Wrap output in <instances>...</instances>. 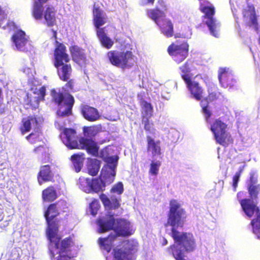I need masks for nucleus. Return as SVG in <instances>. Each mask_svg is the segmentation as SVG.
I'll use <instances>...</instances> for the list:
<instances>
[{"mask_svg":"<svg viewBox=\"0 0 260 260\" xmlns=\"http://www.w3.org/2000/svg\"><path fill=\"white\" fill-rule=\"evenodd\" d=\"M84 118L90 122L95 121L99 119L101 117V115H83Z\"/></svg>","mask_w":260,"mask_h":260,"instance_id":"57","label":"nucleus"},{"mask_svg":"<svg viewBox=\"0 0 260 260\" xmlns=\"http://www.w3.org/2000/svg\"><path fill=\"white\" fill-rule=\"evenodd\" d=\"M26 139L31 144H37L42 140L41 135L38 132L30 133L26 137Z\"/></svg>","mask_w":260,"mask_h":260,"instance_id":"45","label":"nucleus"},{"mask_svg":"<svg viewBox=\"0 0 260 260\" xmlns=\"http://www.w3.org/2000/svg\"><path fill=\"white\" fill-rule=\"evenodd\" d=\"M253 232L255 234L260 232V212L256 213V216L251 221Z\"/></svg>","mask_w":260,"mask_h":260,"instance_id":"48","label":"nucleus"},{"mask_svg":"<svg viewBox=\"0 0 260 260\" xmlns=\"http://www.w3.org/2000/svg\"><path fill=\"white\" fill-rule=\"evenodd\" d=\"M54 66L57 69V75L59 79L64 82L68 81L72 74V68L71 64L68 63L70 58L67 52L65 45L55 42L54 50Z\"/></svg>","mask_w":260,"mask_h":260,"instance_id":"2","label":"nucleus"},{"mask_svg":"<svg viewBox=\"0 0 260 260\" xmlns=\"http://www.w3.org/2000/svg\"><path fill=\"white\" fill-rule=\"evenodd\" d=\"M48 0H34L32 15L36 20L42 19V8L43 5L46 3Z\"/></svg>","mask_w":260,"mask_h":260,"instance_id":"34","label":"nucleus"},{"mask_svg":"<svg viewBox=\"0 0 260 260\" xmlns=\"http://www.w3.org/2000/svg\"><path fill=\"white\" fill-rule=\"evenodd\" d=\"M211 103V102L205 98L201 101L200 105L204 114H211L212 111L210 105Z\"/></svg>","mask_w":260,"mask_h":260,"instance_id":"47","label":"nucleus"},{"mask_svg":"<svg viewBox=\"0 0 260 260\" xmlns=\"http://www.w3.org/2000/svg\"><path fill=\"white\" fill-rule=\"evenodd\" d=\"M73 60L82 67L86 63V57L84 50L77 45H72L69 48Z\"/></svg>","mask_w":260,"mask_h":260,"instance_id":"19","label":"nucleus"},{"mask_svg":"<svg viewBox=\"0 0 260 260\" xmlns=\"http://www.w3.org/2000/svg\"><path fill=\"white\" fill-rule=\"evenodd\" d=\"M124 191L123 185L121 182H118L114 185L110 189L111 193L121 195Z\"/></svg>","mask_w":260,"mask_h":260,"instance_id":"50","label":"nucleus"},{"mask_svg":"<svg viewBox=\"0 0 260 260\" xmlns=\"http://www.w3.org/2000/svg\"><path fill=\"white\" fill-rule=\"evenodd\" d=\"M22 122V125L20 127V131L22 135L29 132L32 125L37 126L39 124L37 118L34 116H28L27 118H23Z\"/></svg>","mask_w":260,"mask_h":260,"instance_id":"32","label":"nucleus"},{"mask_svg":"<svg viewBox=\"0 0 260 260\" xmlns=\"http://www.w3.org/2000/svg\"><path fill=\"white\" fill-rule=\"evenodd\" d=\"M199 10L204 13L203 19L208 27L211 34L215 37L219 36V25L214 18L215 14V7L208 1L200 3Z\"/></svg>","mask_w":260,"mask_h":260,"instance_id":"4","label":"nucleus"},{"mask_svg":"<svg viewBox=\"0 0 260 260\" xmlns=\"http://www.w3.org/2000/svg\"><path fill=\"white\" fill-rule=\"evenodd\" d=\"M52 31L53 32V37L55 40V41L54 43V44L55 45V42L58 41L57 40V31L53 29H52Z\"/></svg>","mask_w":260,"mask_h":260,"instance_id":"63","label":"nucleus"},{"mask_svg":"<svg viewBox=\"0 0 260 260\" xmlns=\"http://www.w3.org/2000/svg\"><path fill=\"white\" fill-rule=\"evenodd\" d=\"M146 15L149 18L153 20L156 24L166 16L165 12L159 9L158 7L147 10Z\"/></svg>","mask_w":260,"mask_h":260,"instance_id":"33","label":"nucleus"},{"mask_svg":"<svg viewBox=\"0 0 260 260\" xmlns=\"http://www.w3.org/2000/svg\"><path fill=\"white\" fill-rule=\"evenodd\" d=\"M79 142L81 145V149H85L87 152L93 156H98L99 148L96 143L91 139L81 138Z\"/></svg>","mask_w":260,"mask_h":260,"instance_id":"20","label":"nucleus"},{"mask_svg":"<svg viewBox=\"0 0 260 260\" xmlns=\"http://www.w3.org/2000/svg\"><path fill=\"white\" fill-rule=\"evenodd\" d=\"M169 205L167 221L165 223V226H171L170 235L173 239L174 244L167 248V251L176 260H186L184 258V252L194 251L197 247L196 240L191 233L180 232L177 230L178 228H183L187 216L185 210L175 199L171 200Z\"/></svg>","mask_w":260,"mask_h":260,"instance_id":"1","label":"nucleus"},{"mask_svg":"<svg viewBox=\"0 0 260 260\" xmlns=\"http://www.w3.org/2000/svg\"><path fill=\"white\" fill-rule=\"evenodd\" d=\"M100 161L96 159H91L87 166L88 173L92 176H96L100 168Z\"/></svg>","mask_w":260,"mask_h":260,"instance_id":"41","label":"nucleus"},{"mask_svg":"<svg viewBox=\"0 0 260 260\" xmlns=\"http://www.w3.org/2000/svg\"><path fill=\"white\" fill-rule=\"evenodd\" d=\"M147 150L150 152L152 157L161 155V142L155 140L150 136H147Z\"/></svg>","mask_w":260,"mask_h":260,"instance_id":"23","label":"nucleus"},{"mask_svg":"<svg viewBox=\"0 0 260 260\" xmlns=\"http://www.w3.org/2000/svg\"><path fill=\"white\" fill-rule=\"evenodd\" d=\"M115 235L117 237H128L134 233L130 222L124 219H117L114 228Z\"/></svg>","mask_w":260,"mask_h":260,"instance_id":"13","label":"nucleus"},{"mask_svg":"<svg viewBox=\"0 0 260 260\" xmlns=\"http://www.w3.org/2000/svg\"><path fill=\"white\" fill-rule=\"evenodd\" d=\"M99 198L105 207L110 209H117L120 207V197L116 198L112 195L109 198L106 194L102 193L100 195Z\"/></svg>","mask_w":260,"mask_h":260,"instance_id":"25","label":"nucleus"},{"mask_svg":"<svg viewBox=\"0 0 260 260\" xmlns=\"http://www.w3.org/2000/svg\"><path fill=\"white\" fill-rule=\"evenodd\" d=\"M57 197L56 191L53 186H50L42 191V198L45 202H51Z\"/></svg>","mask_w":260,"mask_h":260,"instance_id":"36","label":"nucleus"},{"mask_svg":"<svg viewBox=\"0 0 260 260\" xmlns=\"http://www.w3.org/2000/svg\"><path fill=\"white\" fill-rule=\"evenodd\" d=\"M34 151L37 153H41V162L42 163H46L50 161V157L49 153V148L47 146L40 145L35 147Z\"/></svg>","mask_w":260,"mask_h":260,"instance_id":"40","label":"nucleus"},{"mask_svg":"<svg viewBox=\"0 0 260 260\" xmlns=\"http://www.w3.org/2000/svg\"><path fill=\"white\" fill-rule=\"evenodd\" d=\"M245 168V166H243L240 167L239 168L238 171L235 174L232 179V186L233 188V190L234 191H236L238 183L240 180V178L241 177V174L243 172Z\"/></svg>","mask_w":260,"mask_h":260,"instance_id":"44","label":"nucleus"},{"mask_svg":"<svg viewBox=\"0 0 260 260\" xmlns=\"http://www.w3.org/2000/svg\"><path fill=\"white\" fill-rule=\"evenodd\" d=\"M90 182L91 179L84 177H81L79 179V187L84 191L90 192Z\"/></svg>","mask_w":260,"mask_h":260,"instance_id":"42","label":"nucleus"},{"mask_svg":"<svg viewBox=\"0 0 260 260\" xmlns=\"http://www.w3.org/2000/svg\"><path fill=\"white\" fill-rule=\"evenodd\" d=\"M81 113L82 114H98L96 109L87 105L81 106Z\"/></svg>","mask_w":260,"mask_h":260,"instance_id":"53","label":"nucleus"},{"mask_svg":"<svg viewBox=\"0 0 260 260\" xmlns=\"http://www.w3.org/2000/svg\"><path fill=\"white\" fill-rule=\"evenodd\" d=\"M140 106L142 113L151 114L153 111V107L151 104L144 100L140 101Z\"/></svg>","mask_w":260,"mask_h":260,"instance_id":"49","label":"nucleus"},{"mask_svg":"<svg viewBox=\"0 0 260 260\" xmlns=\"http://www.w3.org/2000/svg\"><path fill=\"white\" fill-rule=\"evenodd\" d=\"M185 83L191 96L197 101L201 100L203 97L204 89L200 84L191 79Z\"/></svg>","mask_w":260,"mask_h":260,"instance_id":"18","label":"nucleus"},{"mask_svg":"<svg viewBox=\"0 0 260 260\" xmlns=\"http://www.w3.org/2000/svg\"><path fill=\"white\" fill-rule=\"evenodd\" d=\"M96 35L102 46L107 49H111L112 47L114 45V41L107 36L105 27L96 30Z\"/></svg>","mask_w":260,"mask_h":260,"instance_id":"30","label":"nucleus"},{"mask_svg":"<svg viewBox=\"0 0 260 260\" xmlns=\"http://www.w3.org/2000/svg\"><path fill=\"white\" fill-rule=\"evenodd\" d=\"M90 212L93 216L97 214V212L100 207V205L98 200L94 199L89 205Z\"/></svg>","mask_w":260,"mask_h":260,"instance_id":"51","label":"nucleus"},{"mask_svg":"<svg viewBox=\"0 0 260 260\" xmlns=\"http://www.w3.org/2000/svg\"><path fill=\"white\" fill-rule=\"evenodd\" d=\"M242 14L244 18H249L250 19L251 24L249 26L253 25L255 30L258 32L259 29L258 23L254 6L253 5H248V9L243 10Z\"/></svg>","mask_w":260,"mask_h":260,"instance_id":"26","label":"nucleus"},{"mask_svg":"<svg viewBox=\"0 0 260 260\" xmlns=\"http://www.w3.org/2000/svg\"><path fill=\"white\" fill-rule=\"evenodd\" d=\"M226 128L227 124L222 122L220 118L216 119L210 128L217 143L224 147H227L233 143L231 135L226 132Z\"/></svg>","mask_w":260,"mask_h":260,"instance_id":"7","label":"nucleus"},{"mask_svg":"<svg viewBox=\"0 0 260 260\" xmlns=\"http://www.w3.org/2000/svg\"><path fill=\"white\" fill-rule=\"evenodd\" d=\"M93 24L96 30L101 29V26L107 22V17L103 11L99 7L94 6L92 10Z\"/></svg>","mask_w":260,"mask_h":260,"instance_id":"24","label":"nucleus"},{"mask_svg":"<svg viewBox=\"0 0 260 260\" xmlns=\"http://www.w3.org/2000/svg\"><path fill=\"white\" fill-rule=\"evenodd\" d=\"M48 224L47 235L49 240V246L59 244L61 242V236L58 234L59 220L55 218H45Z\"/></svg>","mask_w":260,"mask_h":260,"instance_id":"9","label":"nucleus"},{"mask_svg":"<svg viewBox=\"0 0 260 260\" xmlns=\"http://www.w3.org/2000/svg\"><path fill=\"white\" fill-rule=\"evenodd\" d=\"M113 255L115 260H131L130 255L124 249L115 250Z\"/></svg>","mask_w":260,"mask_h":260,"instance_id":"43","label":"nucleus"},{"mask_svg":"<svg viewBox=\"0 0 260 260\" xmlns=\"http://www.w3.org/2000/svg\"><path fill=\"white\" fill-rule=\"evenodd\" d=\"M139 244L132 240H127L123 241V249L131 256L138 251Z\"/></svg>","mask_w":260,"mask_h":260,"instance_id":"38","label":"nucleus"},{"mask_svg":"<svg viewBox=\"0 0 260 260\" xmlns=\"http://www.w3.org/2000/svg\"><path fill=\"white\" fill-rule=\"evenodd\" d=\"M218 79L221 86L224 88H231L235 85L236 83L232 74L225 68L220 69Z\"/></svg>","mask_w":260,"mask_h":260,"instance_id":"17","label":"nucleus"},{"mask_svg":"<svg viewBox=\"0 0 260 260\" xmlns=\"http://www.w3.org/2000/svg\"><path fill=\"white\" fill-rule=\"evenodd\" d=\"M3 101H4V98L3 97L2 89L0 87V113L3 112L2 110L3 109V108H2V106L3 104Z\"/></svg>","mask_w":260,"mask_h":260,"instance_id":"60","label":"nucleus"},{"mask_svg":"<svg viewBox=\"0 0 260 260\" xmlns=\"http://www.w3.org/2000/svg\"><path fill=\"white\" fill-rule=\"evenodd\" d=\"M115 176V171L114 169L110 166H107L102 169L99 177L101 178V180L106 186L114 181Z\"/></svg>","mask_w":260,"mask_h":260,"instance_id":"28","label":"nucleus"},{"mask_svg":"<svg viewBox=\"0 0 260 260\" xmlns=\"http://www.w3.org/2000/svg\"><path fill=\"white\" fill-rule=\"evenodd\" d=\"M7 18V14L5 10L3 9L1 6H0V27H1L4 21Z\"/></svg>","mask_w":260,"mask_h":260,"instance_id":"58","label":"nucleus"},{"mask_svg":"<svg viewBox=\"0 0 260 260\" xmlns=\"http://www.w3.org/2000/svg\"><path fill=\"white\" fill-rule=\"evenodd\" d=\"M83 156L84 154L82 153L81 154H74L71 156V160L76 172H80L83 167L85 159Z\"/></svg>","mask_w":260,"mask_h":260,"instance_id":"39","label":"nucleus"},{"mask_svg":"<svg viewBox=\"0 0 260 260\" xmlns=\"http://www.w3.org/2000/svg\"><path fill=\"white\" fill-rule=\"evenodd\" d=\"M45 95L46 88L44 86L36 88L32 93L27 94L25 104L26 109L35 110L38 108L39 102L44 100Z\"/></svg>","mask_w":260,"mask_h":260,"instance_id":"10","label":"nucleus"},{"mask_svg":"<svg viewBox=\"0 0 260 260\" xmlns=\"http://www.w3.org/2000/svg\"><path fill=\"white\" fill-rule=\"evenodd\" d=\"M76 247L75 241L73 236H70L62 239L60 244L49 246V252L51 258L56 260H74L72 254L73 250Z\"/></svg>","mask_w":260,"mask_h":260,"instance_id":"3","label":"nucleus"},{"mask_svg":"<svg viewBox=\"0 0 260 260\" xmlns=\"http://www.w3.org/2000/svg\"><path fill=\"white\" fill-rule=\"evenodd\" d=\"M157 6L161 10H163L165 12L167 10V7L164 0H157Z\"/></svg>","mask_w":260,"mask_h":260,"instance_id":"59","label":"nucleus"},{"mask_svg":"<svg viewBox=\"0 0 260 260\" xmlns=\"http://www.w3.org/2000/svg\"><path fill=\"white\" fill-rule=\"evenodd\" d=\"M247 189L251 199H257L260 192V184L258 183L257 175L254 172L249 173V178L247 181Z\"/></svg>","mask_w":260,"mask_h":260,"instance_id":"14","label":"nucleus"},{"mask_svg":"<svg viewBox=\"0 0 260 260\" xmlns=\"http://www.w3.org/2000/svg\"><path fill=\"white\" fill-rule=\"evenodd\" d=\"M66 207L67 204L64 201L61 200L57 201L48 207L44 213L45 218H55L60 214V212H63Z\"/></svg>","mask_w":260,"mask_h":260,"instance_id":"15","label":"nucleus"},{"mask_svg":"<svg viewBox=\"0 0 260 260\" xmlns=\"http://www.w3.org/2000/svg\"><path fill=\"white\" fill-rule=\"evenodd\" d=\"M60 137L64 145L70 149L79 148L78 137L72 128H63Z\"/></svg>","mask_w":260,"mask_h":260,"instance_id":"12","label":"nucleus"},{"mask_svg":"<svg viewBox=\"0 0 260 260\" xmlns=\"http://www.w3.org/2000/svg\"><path fill=\"white\" fill-rule=\"evenodd\" d=\"M117 235L111 233L107 237L99 239V243L102 249L106 250L107 252L111 251L113 246L114 242L117 239Z\"/></svg>","mask_w":260,"mask_h":260,"instance_id":"31","label":"nucleus"},{"mask_svg":"<svg viewBox=\"0 0 260 260\" xmlns=\"http://www.w3.org/2000/svg\"><path fill=\"white\" fill-rule=\"evenodd\" d=\"M116 221L113 214H106L104 217L100 218L98 224L100 232L104 233L111 230H114Z\"/></svg>","mask_w":260,"mask_h":260,"instance_id":"21","label":"nucleus"},{"mask_svg":"<svg viewBox=\"0 0 260 260\" xmlns=\"http://www.w3.org/2000/svg\"><path fill=\"white\" fill-rule=\"evenodd\" d=\"M149 118L146 117L145 115L143 116V121L144 122V129L146 131L148 132H151V131L154 130V128L153 127V123H150L149 120Z\"/></svg>","mask_w":260,"mask_h":260,"instance_id":"54","label":"nucleus"},{"mask_svg":"<svg viewBox=\"0 0 260 260\" xmlns=\"http://www.w3.org/2000/svg\"><path fill=\"white\" fill-rule=\"evenodd\" d=\"M84 135L85 136L91 137L96 134V131L93 127L87 126L83 128Z\"/></svg>","mask_w":260,"mask_h":260,"instance_id":"55","label":"nucleus"},{"mask_svg":"<svg viewBox=\"0 0 260 260\" xmlns=\"http://www.w3.org/2000/svg\"><path fill=\"white\" fill-rule=\"evenodd\" d=\"M221 94L220 92L218 91H214L210 92L206 99H207L208 101L210 102H216L220 99V97H221Z\"/></svg>","mask_w":260,"mask_h":260,"instance_id":"52","label":"nucleus"},{"mask_svg":"<svg viewBox=\"0 0 260 260\" xmlns=\"http://www.w3.org/2000/svg\"><path fill=\"white\" fill-rule=\"evenodd\" d=\"M56 11L52 6H47L43 11L42 8V18L45 20V23L48 27L55 25L56 23Z\"/></svg>","mask_w":260,"mask_h":260,"instance_id":"22","label":"nucleus"},{"mask_svg":"<svg viewBox=\"0 0 260 260\" xmlns=\"http://www.w3.org/2000/svg\"><path fill=\"white\" fill-rule=\"evenodd\" d=\"M167 51L176 62L180 63L188 55L189 45L186 41H177L168 46Z\"/></svg>","mask_w":260,"mask_h":260,"instance_id":"8","label":"nucleus"},{"mask_svg":"<svg viewBox=\"0 0 260 260\" xmlns=\"http://www.w3.org/2000/svg\"><path fill=\"white\" fill-rule=\"evenodd\" d=\"M52 101L58 107L57 114H72V108L75 100L70 93H63L55 89L51 90Z\"/></svg>","mask_w":260,"mask_h":260,"instance_id":"5","label":"nucleus"},{"mask_svg":"<svg viewBox=\"0 0 260 260\" xmlns=\"http://www.w3.org/2000/svg\"><path fill=\"white\" fill-rule=\"evenodd\" d=\"M11 39L17 49L19 51L27 52L31 49L32 46L30 44L25 32L21 29L15 31Z\"/></svg>","mask_w":260,"mask_h":260,"instance_id":"11","label":"nucleus"},{"mask_svg":"<svg viewBox=\"0 0 260 260\" xmlns=\"http://www.w3.org/2000/svg\"><path fill=\"white\" fill-rule=\"evenodd\" d=\"M211 115H207L206 116V121L209 122V123H211V121L210 120V117H211Z\"/></svg>","mask_w":260,"mask_h":260,"instance_id":"64","label":"nucleus"},{"mask_svg":"<svg viewBox=\"0 0 260 260\" xmlns=\"http://www.w3.org/2000/svg\"><path fill=\"white\" fill-rule=\"evenodd\" d=\"M54 174L49 165H43L40 167L37 175V180L40 185L45 182H54Z\"/></svg>","mask_w":260,"mask_h":260,"instance_id":"16","label":"nucleus"},{"mask_svg":"<svg viewBox=\"0 0 260 260\" xmlns=\"http://www.w3.org/2000/svg\"><path fill=\"white\" fill-rule=\"evenodd\" d=\"M161 165L160 161L152 160L150 165L149 173L153 176H156L158 174L159 168Z\"/></svg>","mask_w":260,"mask_h":260,"instance_id":"46","label":"nucleus"},{"mask_svg":"<svg viewBox=\"0 0 260 260\" xmlns=\"http://www.w3.org/2000/svg\"><path fill=\"white\" fill-rule=\"evenodd\" d=\"M107 161L108 163L114 164V163H115L117 161V160L115 158L111 156V157H107Z\"/></svg>","mask_w":260,"mask_h":260,"instance_id":"61","label":"nucleus"},{"mask_svg":"<svg viewBox=\"0 0 260 260\" xmlns=\"http://www.w3.org/2000/svg\"><path fill=\"white\" fill-rule=\"evenodd\" d=\"M67 83L64 85L65 88L68 91H71L72 92L75 91L74 89V85H75V80L73 79H69L68 81H67Z\"/></svg>","mask_w":260,"mask_h":260,"instance_id":"56","label":"nucleus"},{"mask_svg":"<svg viewBox=\"0 0 260 260\" xmlns=\"http://www.w3.org/2000/svg\"><path fill=\"white\" fill-rule=\"evenodd\" d=\"M107 56L109 62L114 66L122 69L129 68L132 61L134 60V55L131 51H109L107 53Z\"/></svg>","mask_w":260,"mask_h":260,"instance_id":"6","label":"nucleus"},{"mask_svg":"<svg viewBox=\"0 0 260 260\" xmlns=\"http://www.w3.org/2000/svg\"><path fill=\"white\" fill-rule=\"evenodd\" d=\"M106 186L99 177L91 179L90 182V192L99 193L105 190Z\"/></svg>","mask_w":260,"mask_h":260,"instance_id":"37","label":"nucleus"},{"mask_svg":"<svg viewBox=\"0 0 260 260\" xmlns=\"http://www.w3.org/2000/svg\"><path fill=\"white\" fill-rule=\"evenodd\" d=\"M192 64L191 61L188 60L179 67V70L181 72V77L184 82L192 78V75L190 73Z\"/></svg>","mask_w":260,"mask_h":260,"instance_id":"35","label":"nucleus"},{"mask_svg":"<svg viewBox=\"0 0 260 260\" xmlns=\"http://www.w3.org/2000/svg\"><path fill=\"white\" fill-rule=\"evenodd\" d=\"M239 201L242 210L249 217H251L254 215L255 212L257 213L259 211L258 207H256L250 199H241Z\"/></svg>","mask_w":260,"mask_h":260,"instance_id":"27","label":"nucleus"},{"mask_svg":"<svg viewBox=\"0 0 260 260\" xmlns=\"http://www.w3.org/2000/svg\"><path fill=\"white\" fill-rule=\"evenodd\" d=\"M160 29L161 32L167 38L174 35V26L171 20L165 17L156 24Z\"/></svg>","mask_w":260,"mask_h":260,"instance_id":"29","label":"nucleus"},{"mask_svg":"<svg viewBox=\"0 0 260 260\" xmlns=\"http://www.w3.org/2000/svg\"><path fill=\"white\" fill-rule=\"evenodd\" d=\"M7 25L8 27H16V24L13 21H11V20H9L8 21L7 23Z\"/></svg>","mask_w":260,"mask_h":260,"instance_id":"62","label":"nucleus"}]
</instances>
